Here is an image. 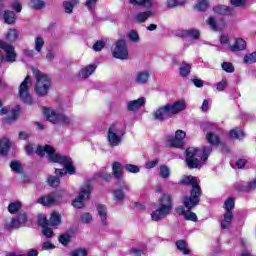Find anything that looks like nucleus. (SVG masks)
Instances as JSON below:
<instances>
[{
  "instance_id": "46",
  "label": "nucleus",
  "mask_w": 256,
  "mask_h": 256,
  "mask_svg": "<svg viewBox=\"0 0 256 256\" xmlns=\"http://www.w3.org/2000/svg\"><path fill=\"white\" fill-rule=\"evenodd\" d=\"M113 199L114 201H117L118 203H121L125 199V193L123 190H114L113 191Z\"/></svg>"
},
{
  "instance_id": "8",
  "label": "nucleus",
  "mask_w": 256,
  "mask_h": 256,
  "mask_svg": "<svg viewBox=\"0 0 256 256\" xmlns=\"http://www.w3.org/2000/svg\"><path fill=\"white\" fill-rule=\"evenodd\" d=\"M31 85V76H26L19 86V97L23 103H26V105H33V97H31V93L29 92Z\"/></svg>"
},
{
  "instance_id": "62",
  "label": "nucleus",
  "mask_w": 256,
  "mask_h": 256,
  "mask_svg": "<svg viewBox=\"0 0 256 256\" xmlns=\"http://www.w3.org/2000/svg\"><path fill=\"white\" fill-rule=\"evenodd\" d=\"M233 7H245L247 5V0H230Z\"/></svg>"
},
{
  "instance_id": "58",
  "label": "nucleus",
  "mask_w": 256,
  "mask_h": 256,
  "mask_svg": "<svg viewBox=\"0 0 256 256\" xmlns=\"http://www.w3.org/2000/svg\"><path fill=\"white\" fill-rule=\"evenodd\" d=\"M244 61H245V63H248L249 65L256 63V52L246 55L244 57Z\"/></svg>"
},
{
  "instance_id": "13",
  "label": "nucleus",
  "mask_w": 256,
  "mask_h": 256,
  "mask_svg": "<svg viewBox=\"0 0 256 256\" xmlns=\"http://www.w3.org/2000/svg\"><path fill=\"white\" fill-rule=\"evenodd\" d=\"M0 49H3L4 53H6V57H2V61H7L10 63H13L15 61L17 57V54L15 53V47L7 44L6 42L0 41Z\"/></svg>"
},
{
  "instance_id": "25",
  "label": "nucleus",
  "mask_w": 256,
  "mask_h": 256,
  "mask_svg": "<svg viewBox=\"0 0 256 256\" xmlns=\"http://www.w3.org/2000/svg\"><path fill=\"white\" fill-rule=\"evenodd\" d=\"M79 5V0H66L63 2V8L65 13H73V9Z\"/></svg>"
},
{
  "instance_id": "17",
  "label": "nucleus",
  "mask_w": 256,
  "mask_h": 256,
  "mask_svg": "<svg viewBox=\"0 0 256 256\" xmlns=\"http://www.w3.org/2000/svg\"><path fill=\"white\" fill-rule=\"evenodd\" d=\"M188 210H185V207L179 206L176 208V213L178 215H182L186 221H193L194 223L197 222V214L191 212L192 208H187Z\"/></svg>"
},
{
  "instance_id": "33",
  "label": "nucleus",
  "mask_w": 256,
  "mask_h": 256,
  "mask_svg": "<svg viewBox=\"0 0 256 256\" xmlns=\"http://www.w3.org/2000/svg\"><path fill=\"white\" fill-rule=\"evenodd\" d=\"M43 47H45V39L41 36L36 37L34 39V50L36 53H41V51H43Z\"/></svg>"
},
{
  "instance_id": "14",
  "label": "nucleus",
  "mask_w": 256,
  "mask_h": 256,
  "mask_svg": "<svg viewBox=\"0 0 256 256\" xmlns=\"http://www.w3.org/2000/svg\"><path fill=\"white\" fill-rule=\"evenodd\" d=\"M27 221V214L20 213L17 218H13L10 222L5 223L6 229H19L23 227Z\"/></svg>"
},
{
  "instance_id": "60",
  "label": "nucleus",
  "mask_w": 256,
  "mask_h": 256,
  "mask_svg": "<svg viewBox=\"0 0 256 256\" xmlns=\"http://www.w3.org/2000/svg\"><path fill=\"white\" fill-rule=\"evenodd\" d=\"M227 88V78H223L222 81L216 84L217 91H225Z\"/></svg>"
},
{
  "instance_id": "26",
  "label": "nucleus",
  "mask_w": 256,
  "mask_h": 256,
  "mask_svg": "<svg viewBox=\"0 0 256 256\" xmlns=\"http://www.w3.org/2000/svg\"><path fill=\"white\" fill-rule=\"evenodd\" d=\"M181 37H189L190 39H199L201 32L197 29L183 30Z\"/></svg>"
},
{
  "instance_id": "35",
  "label": "nucleus",
  "mask_w": 256,
  "mask_h": 256,
  "mask_svg": "<svg viewBox=\"0 0 256 256\" xmlns=\"http://www.w3.org/2000/svg\"><path fill=\"white\" fill-rule=\"evenodd\" d=\"M49 225L51 227H57V225H61V215L57 212H52L49 220Z\"/></svg>"
},
{
  "instance_id": "23",
  "label": "nucleus",
  "mask_w": 256,
  "mask_h": 256,
  "mask_svg": "<svg viewBox=\"0 0 256 256\" xmlns=\"http://www.w3.org/2000/svg\"><path fill=\"white\" fill-rule=\"evenodd\" d=\"M233 217V212H225L224 218L221 221V228L229 229V227H231V223L233 222Z\"/></svg>"
},
{
  "instance_id": "12",
  "label": "nucleus",
  "mask_w": 256,
  "mask_h": 256,
  "mask_svg": "<svg viewBox=\"0 0 256 256\" xmlns=\"http://www.w3.org/2000/svg\"><path fill=\"white\" fill-rule=\"evenodd\" d=\"M202 129L206 133V139L210 145H219V136L212 132L215 130V125L211 123H205L202 125Z\"/></svg>"
},
{
  "instance_id": "3",
  "label": "nucleus",
  "mask_w": 256,
  "mask_h": 256,
  "mask_svg": "<svg viewBox=\"0 0 256 256\" xmlns=\"http://www.w3.org/2000/svg\"><path fill=\"white\" fill-rule=\"evenodd\" d=\"M212 151L211 146L203 148V151L195 147L187 148L186 164L189 169H199V167H202L205 161L209 159Z\"/></svg>"
},
{
  "instance_id": "51",
  "label": "nucleus",
  "mask_w": 256,
  "mask_h": 256,
  "mask_svg": "<svg viewBox=\"0 0 256 256\" xmlns=\"http://www.w3.org/2000/svg\"><path fill=\"white\" fill-rule=\"evenodd\" d=\"M125 170L128 173H139V171H141V168L137 165H133V164H126L125 165Z\"/></svg>"
},
{
  "instance_id": "64",
  "label": "nucleus",
  "mask_w": 256,
  "mask_h": 256,
  "mask_svg": "<svg viewBox=\"0 0 256 256\" xmlns=\"http://www.w3.org/2000/svg\"><path fill=\"white\" fill-rule=\"evenodd\" d=\"M105 47V42L103 40H98L94 45L93 49L94 51H101Z\"/></svg>"
},
{
  "instance_id": "16",
  "label": "nucleus",
  "mask_w": 256,
  "mask_h": 256,
  "mask_svg": "<svg viewBox=\"0 0 256 256\" xmlns=\"http://www.w3.org/2000/svg\"><path fill=\"white\" fill-rule=\"evenodd\" d=\"M151 77V72L149 70H140L134 76V82L136 85H147L149 83V78Z\"/></svg>"
},
{
  "instance_id": "43",
  "label": "nucleus",
  "mask_w": 256,
  "mask_h": 256,
  "mask_svg": "<svg viewBox=\"0 0 256 256\" xmlns=\"http://www.w3.org/2000/svg\"><path fill=\"white\" fill-rule=\"evenodd\" d=\"M185 3H187V0H167V7L173 9V7H179L185 5Z\"/></svg>"
},
{
  "instance_id": "15",
  "label": "nucleus",
  "mask_w": 256,
  "mask_h": 256,
  "mask_svg": "<svg viewBox=\"0 0 256 256\" xmlns=\"http://www.w3.org/2000/svg\"><path fill=\"white\" fill-rule=\"evenodd\" d=\"M59 201H61V196L57 194H48L38 199V203L44 205V207H52V205H57Z\"/></svg>"
},
{
  "instance_id": "38",
  "label": "nucleus",
  "mask_w": 256,
  "mask_h": 256,
  "mask_svg": "<svg viewBox=\"0 0 256 256\" xmlns=\"http://www.w3.org/2000/svg\"><path fill=\"white\" fill-rule=\"evenodd\" d=\"M17 17L15 16V12L13 11H5L4 12V21L8 25H12L16 21Z\"/></svg>"
},
{
  "instance_id": "61",
  "label": "nucleus",
  "mask_w": 256,
  "mask_h": 256,
  "mask_svg": "<svg viewBox=\"0 0 256 256\" xmlns=\"http://www.w3.org/2000/svg\"><path fill=\"white\" fill-rule=\"evenodd\" d=\"M59 183H60L59 178L55 176H50L48 178V184L50 185V187H58Z\"/></svg>"
},
{
  "instance_id": "19",
  "label": "nucleus",
  "mask_w": 256,
  "mask_h": 256,
  "mask_svg": "<svg viewBox=\"0 0 256 256\" xmlns=\"http://www.w3.org/2000/svg\"><path fill=\"white\" fill-rule=\"evenodd\" d=\"M146 100L144 97H140L137 100H130L126 104L127 111H139L143 105H145Z\"/></svg>"
},
{
  "instance_id": "21",
  "label": "nucleus",
  "mask_w": 256,
  "mask_h": 256,
  "mask_svg": "<svg viewBox=\"0 0 256 256\" xmlns=\"http://www.w3.org/2000/svg\"><path fill=\"white\" fill-rule=\"evenodd\" d=\"M96 70L97 64H90L82 68L79 72V75L82 77V79H89V77H91V74L95 73Z\"/></svg>"
},
{
  "instance_id": "1",
  "label": "nucleus",
  "mask_w": 256,
  "mask_h": 256,
  "mask_svg": "<svg viewBox=\"0 0 256 256\" xmlns=\"http://www.w3.org/2000/svg\"><path fill=\"white\" fill-rule=\"evenodd\" d=\"M36 153L38 157H45L46 155L52 163H60L61 165H64V169L55 170L56 175H59V177H65L67 173L69 175H75V165H73L71 157L56 153L55 148L50 145L38 147Z\"/></svg>"
},
{
  "instance_id": "2",
  "label": "nucleus",
  "mask_w": 256,
  "mask_h": 256,
  "mask_svg": "<svg viewBox=\"0 0 256 256\" xmlns=\"http://www.w3.org/2000/svg\"><path fill=\"white\" fill-rule=\"evenodd\" d=\"M180 185H192L190 197L186 196L183 199L184 207H186V209H193V207H197L201 199V186H199V182H197V177L183 176L180 179Z\"/></svg>"
},
{
  "instance_id": "11",
  "label": "nucleus",
  "mask_w": 256,
  "mask_h": 256,
  "mask_svg": "<svg viewBox=\"0 0 256 256\" xmlns=\"http://www.w3.org/2000/svg\"><path fill=\"white\" fill-rule=\"evenodd\" d=\"M90 195H91V186L84 185L80 189L78 197H76L72 202L73 207H75V209H83V207H85V202L87 201V199H89Z\"/></svg>"
},
{
  "instance_id": "5",
  "label": "nucleus",
  "mask_w": 256,
  "mask_h": 256,
  "mask_svg": "<svg viewBox=\"0 0 256 256\" xmlns=\"http://www.w3.org/2000/svg\"><path fill=\"white\" fill-rule=\"evenodd\" d=\"M31 71L35 77V93L38 97H45L51 89V78L47 74L40 72L39 69L32 67Z\"/></svg>"
},
{
  "instance_id": "6",
  "label": "nucleus",
  "mask_w": 256,
  "mask_h": 256,
  "mask_svg": "<svg viewBox=\"0 0 256 256\" xmlns=\"http://www.w3.org/2000/svg\"><path fill=\"white\" fill-rule=\"evenodd\" d=\"M173 210V202L171 200V196L164 194L159 199V206L156 210L151 213L152 221H161L165 219Z\"/></svg>"
},
{
  "instance_id": "41",
  "label": "nucleus",
  "mask_w": 256,
  "mask_h": 256,
  "mask_svg": "<svg viewBox=\"0 0 256 256\" xmlns=\"http://www.w3.org/2000/svg\"><path fill=\"white\" fill-rule=\"evenodd\" d=\"M230 137L232 139H243L245 137V133L240 128H236L230 131Z\"/></svg>"
},
{
  "instance_id": "50",
  "label": "nucleus",
  "mask_w": 256,
  "mask_h": 256,
  "mask_svg": "<svg viewBox=\"0 0 256 256\" xmlns=\"http://www.w3.org/2000/svg\"><path fill=\"white\" fill-rule=\"evenodd\" d=\"M127 37L130 39V41H132V43H139V33H137V31L131 30Z\"/></svg>"
},
{
  "instance_id": "55",
  "label": "nucleus",
  "mask_w": 256,
  "mask_h": 256,
  "mask_svg": "<svg viewBox=\"0 0 256 256\" xmlns=\"http://www.w3.org/2000/svg\"><path fill=\"white\" fill-rule=\"evenodd\" d=\"M59 242L62 245H69V243L71 242V235H69V233H65V234L61 235L59 237Z\"/></svg>"
},
{
  "instance_id": "31",
  "label": "nucleus",
  "mask_w": 256,
  "mask_h": 256,
  "mask_svg": "<svg viewBox=\"0 0 256 256\" xmlns=\"http://www.w3.org/2000/svg\"><path fill=\"white\" fill-rule=\"evenodd\" d=\"M236 189L237 191H243V192L253 191L254 189H256V179L250 181L247 186L237 184Z\"/></svg>"
},
{
  "instance_id": "40",
  "label": "nucleus",
  "mask_w": 256,
  "mask_h": 256,
  "mask_svg": "<svg viewBox=\"0 0 256 256\" xmlns=\"http://www.w3.org/2000/svg\"><path fill=\"white\" fill-rule=\"evenodd\" d=\"M225 213H233L235 209V200L233 198H228L224 203Z\"/></svg>"
},
{
  "instance_id": "56",
  "label": "nucleus",
  "mask_w": 256,
  "mask_h": 256,
  "mask_svg": "<svg viewBox=\"0 0 256 256\" xmlns=\"http://www.w3.org/2000/svg\"><path fill=\"white\" fill-rule=\"evenodd\" d=\"M40 146H38L35 150V145L31 144V143H28L26 146H25V151L27 153V155H34V153L36 152V155H37V150L39 149Z\"/></svg>"
},
{
  "instance_id": "24",
  "label": "nucleus",
  "mask_w": 256,
  "mask_h": 256,
  "mask_svg": "<svg viewBox=\"0 0 256 256\" xmlns=\"http://www.w3.org/2000/svg\"><path fill=\"white\" fill-rule=\"evenodd\" d=\"M166 145H168V147H176L177 149H181V147L184 145V142L176 138V136H168Z\"/></svg>"
},
{
  "instance_id": "49",
  "label": "nucleus",
  "mask_w": 256,
  "mask_h": 256,
  "mask_svg": "<svg viewBox=\"0 0 256 256\" xmlns=\"http://www.w3.org/2000/svg\"><path fill=\"white\" fill-rule=\"evenodd\" d=\"M69 255L70 256H87V249L78 248V249L72 250Z\"/></svg>"
},
{
  "instance_id": "18",
  "label": "nucleus",
  "mask_w": 256,
  "mask_h": 256,
  "mask_svg": "<svg viewBox=\"0 0 256 256\" xmlns=\"http://www.w3.org/2000/svg\"><path fill=\"white\" fill-rule=\"evenodd\" d=\"M97 212L100 217L101 227H103V229L105 228L107 229V227H109V222L107 221V217H108L107 206L103 204H99L97 206Z\"/></svg>"
},
{
  "instance_id": "4",
  "label": "nucleus",
  "mask_w": 256,
  "mask_h": 256,
  "mask_svg": "<svg viewBox=\"0 0 256 256\" xmlns=\"http://www.w3.org/2000/svg\"><path fill=\"white\" fill-rule=\"evenodd\" d=\"M186 108L187 104L183 100L166 104L153 113V118L156 119V121H165V119H169L172 115H177L181 113V111H185Z\"/></svg>"
},
{
  "instance_id": "54",
  "label": "nucleus",
  "mask_w": 256,
  "mask_h": 256,
  "mask_svg": "<svg viewBox=\"0 0 256 256\" xmlns=\"http://www.w3.org/2000/svg\"><path fill=\"white\" fill-rule=\"evenodd\" d=\"M195 9H197V11H205L206 9H209V2H207V0L201 1L195 5Z\"/></svg>"
},
{
  "instance_id": "7",
  "label": "nucleus",
  "mask_w": 256,
  "mask_h": 256,
  "mask_svg": "<svg viewBox=\"0 0 256 256\" xmlns=\"http://www.w3.org/2000/svg\"><path fill=\"white\" fill-rule=\"evenodd\" d=\"M44 115L46 119L54 125H57L58 123H62V125H71V123H73V120L65 115L60 109L53 110L51 108H45Z\"/></svg>"
},
{
  "instance_id": "32",
  "label": "nucleus",
  "mask_w": 256,
  "mask_h": 256,
  "mask_svg": "<svg viewBox=\"0 0 256 256\" xmlns=\"http://www.w3.org/2000/svg\"><path fill=\"white\" fill-rule=\"evenodd\" d=\"M11 147V142L7 138L0 140V155H7Z\"/></svg>"
},
{
  "instance_id": "29",
  "label": "nucleus",
  "mask_w": 256,
  "mask_h": 256,
  "mask_svg": "<svg viewBox=\"0 0 256 256\" xmlns=\"http://www.w3.org/2000/svg\"><path fill=\"white\" fill-rule=\"evenodd\" d=\"M207 25L213 30V31H221L223 27H225V22L222 21L221 24H217L215 21V18L209 17L207 20Z\"/></svg>"
},
{
  "instance_id": "10",
  "label": "nucleus",
  "mask_w": 256,
  "mask_h": 256,
  "mask_svg": "<svg viewBox=\"0 0 256 256\" xmlns=\"http://www.w3.org/2000/svg\"><path fill=\"white\" fill-rule=\"evenodd\" d=\"M112 55L113 57H115V59H120L122 61L128 59L129 50L127 48V42L123 39L116 41L115 47L112 51Z\"/></svg>"
},
{
  "instance_id": "27",
  "label": "nucleus",
  "mask_w": 256,
  "mask_h": 256,
  "mask_svg": "<svg viewBox=\"0 0 256 256\" xmlns=\"http://www.w3.org/2000/svg\"><path fill=\"white\" fill-rule=\"evenodd\" d=\"M131 5H137L138 7H153L155 0H130Z\"/></svg>"
},
{
  "instance_id": "28",
  "label": "nucleus",
  "mask_w": 256,
  "mask_h": 256,
  "mask_svg": "<svg viewBox=\"0 0 256 256\" xmlns=\"http://www.w3.org/2000/svg\"><path fill=\"white\" fill-rule=\"evenodd\" d=\"M149 17H153V11L139 12L135 15L137 23H145Z\"/></svg>"
},
{
  "instance_id": "22",
  "label": "nucleus",
  "mask_w": 256,
  "mask_h": 256,
  "mask_svg": "<svg viewBox=\"0 0 256 256\" xmlns=\"http://www.w3.org/2000/svg\"><path fill=\"white\" fill-rule=\"evenodd\" d=\"M112 172L116 179L123 181V166L119 162H114L112 164Z\"/></svg>"
},
{
  "instance_id": "20",
  "label": "nucleus",
  "mask_w": 256,
  "mask_h": 256,
  "mask_svg": "<svg viewBox=\"0 0 256 256\" xmlns=\"http://www.w3.org/2000/svg\"><path fill=\"white\" fill-rule=\"evenodd\" d=\"M213 11L218 15H235V9L225 5H217L213 8Z\"/></svg>"
},
{
  "instance_id": "47",
  "label": "nucleus",
  "mask_w": 256,
  "mask_h": 256,
  "mask_svg": "<svg viewBox=\"0 0 256 256\" xmlns=\"http://www.w3.org/2000/svg\"><path fill=\"white\" fill-rule=\"evenodd\" d=\"M19 209H21V202H11L8 205V211L11 214L17 213V211H19Z\"/></svg>"
},
{
  "instance_id": "42",
  "label": "nucleus",
  "mask_w": 256,
  "mask_h": 256,
  "mask_svg": "<svg viewBox=\"0 0 256 256\" xmlns=\"http://www.w3.org/2000/svg\"><path fill=\"white\" fill-rule=\"evenodd\" d=\"M81 223H84L85 225L92 223L93 221V215L89 212H84L80 216Z\"/></svg>"
},
{
  "instance_id": "53",
  "label": "nucleus",
  "mask_w": 256,
  "mask_h": 256,
  "mask_svg": "<svg viewBox=\"0 0 256 256\" xmlns=\"http://www.w3.org/2000/svg\"><path fill=\"white\" fill-rule=\"evenodd\" d=\"M97 3H99V0H86L85 5L88 9V11H95V7H97Z\"/></svg>"
},
{
  "instance_id": "34",
  "label": "nucleus",
  "mask_w": 256,
  "mask_h": 256,
  "mask_svg": "<svg viewBox=\"0 0 256 256\" xmlns=\"http://www.w3.org/2000/svg\"><path fill=\"white\" fill-rule=\"evenodd\" d=\"M247 47V42H245L242 38H237L235 45L231 46L232 51H243Z\"/></svg>"
},
{
  "instance_id": "44",
  "label": "nucleus",
  "mask_w": 256,
  "mask_h": 256,
  "mask_svg": "<svg viewBox=\"0 0 256 256\" xmlns=\"http://www.w3.org/2000/svg\"><path fill=\"white\" fill-rule=\"evenodd\" d=\"M30 7H32V9L40 10L45 7V2L43 0H30Z\"/></svg>"
},
{
  "instance_id": "36",
  "label": "nucleus",
  "mask_w": 256,
  "mask_h": 256,
  "mask_svg": "<svg viewBox=\"0 0 256 256\" xmlns=\"http://www.w3.org/2000/svg\"><path fill=\"white\" fill-rule=\"evenodd\" d=\"M176 247L179 251H181V253H183V255H189L191 253V250L187 248V242L184 240H178L176 242Z\"/></svg>"
},
{
  "instance_id": "48",
  "label": "nucleus",
  "mask_w": 256,
  "mask_h": 256,
  "mask_svg": "<svg viewBox=\"0 0 256 256\" xmlns=\"http://www.w3.org/2000/svg\"><path fill=\"white\" fill-rule=\"evenodd\" d=\"M10 168L12 169V171H14V173H21L23 171V166L19 161L11 162Z\"/></svg>"
},
{
  "instance_id": "45",
  "label": "nucleus",
  "mask_w": 256,
  "mask_h": 256,
  "mask_svg": "<svg viewBox=\"0 0 256 256\" xmlns=\"http://www.w3.org/2000/svg\"><path fill=\"white\" fill-rule=\"evenodd\" d=\"M96 177H99L104 181H111V174L108 173L107 168H102L101 171L96 175Z\"/></svg>"
},
{
  "instance_id": "57",
  "label": "nucleus",
  "mask_w": 256,
  "mask_h": 256,
  "mask_svg": "<svg viewBox=\"0 0 256 256\" xmlns=\"http://www.w3.org/2000/svg\"><path fill=\"white\" fill-rule=\"evenodd\" d=\"M222 69L223 71H226V73H233L235 71V67H233L231 62L222 63Z\"/></svg>"
},
{
  "instance_id": "59",
  "label": "nucleus",
  "mask_w": 256,
  "mask_h": 256,
  "mask_svg": "<svg viewBox=\"0 0 256 256\" xmlns=\"http://www.w3.org/2000/svg\"><path fill=\"white\" fill-rule=\"evenodd\" d=\"M38 224L40 225V227H47V225H49V220H47V216H45L44 214H40L38 216Z\"/></svg>"
},
{
  "instance_id": "39",
  "label": "nucleus",
  "mask_w": 256,
  "mask_h": 256,
  "mask_svg": "<svg viewBox=\"0 0 256 256\" xmlns=\"http://www.w3.org/2000/svg\"><path fill=\"white\" fill-rule=\"evenodd\" d=\"M19 37V32L16 29H10L6 34V40L10 43H14V41H17Z\"/></svg>"
},
{
  "instance_id": "63",
  "label": "nucleus",
  "mask_w": 256,
  "mask_h": 256,
  "mask_svg": "<svg viewBox=\"0 0 256 256\" xmlns=\"http://www.w3.org/2000/svg\"><path fill=\"white\" fill-rule=\"evenodd\" d=\"M42 233L47 239H51V237H53V230L47 226L42 227Z\"/></svg>"
},
{
  "instance_id": "30",
  "label": "nucleus",
  "mask_w": 256,
  "mask_h": 256,
  "mask_svg": "<svg viewBox=\"0 0 256 256\" xmlns=\"http://www.w3.org/2000/svg\"><path fill=\"white\" fill-rule=\"evenodd\" d=\"M190 74H191V64L187 62H182L179 68L180 77H189Z\"/></svg>"
},
{
  "instance_id": "52",
  "label": "nucleus",
  "mask_w": 256,
  "mask_h": 256,
  "mask_svg": "<svg viewBox=\"0 0 256 256\" xmlns=\"http://www.w3.org/2000/svg\"><path fill=\"white\" fill-rule=\"evenodd\" d=\"M11 7L16 11V13H21L23 6L21 5V0H12Z\"/></svg>"
},
{
  "instance_id": "9",
  "label": "nucleus",
  "mask_w": 256,
  "mask_h": 256,
  "mask_svg": "<svg viewBox=\"0 0 256 256\" xmlns=\"http://www.w3.org/2000/svg\"><path fill=\"white\" fill-rule=\"evenodd\" d=\"M107 141L110 147H119V145L123 142V131L119 129V126L112 125L108 129Z\"/></svg>"
},
{
  "instance_id": "37",
  "label": "nucleus",
  "mask_w": 256,
  "mask_h": 256,
  "mask_svg": "<svg viewBox=\"0 0 256 256\" xmlns=\"http://www.w3.org/2000/svg\"><path fill=\"white\" fill-rule=\"evenodd\" d=\"M158 173L162 179H169V177H171V169L165 165L159 167Z\"/></svg>"
}]
</instances>
